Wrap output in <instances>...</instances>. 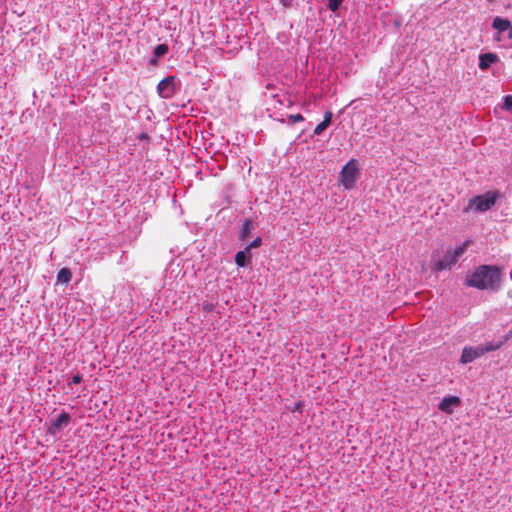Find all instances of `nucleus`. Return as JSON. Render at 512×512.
<instances>
[{
	"instance_id": "ddd939ff",
	"label": "nucleus",
	"mask_w": 512,
	"mask_h": 512,
	"mask_svg": "<svg viewBox=\"0 0 512 512\" xmlns=\"http://www.w3.org/2000/svg\"><path fill=\"white\" fill-rule=\"evenodd\" d=\"M331 119H332V113L331 112H326L325 115H324V120L319 123L316 128L314 129V134L315 135H320L323 133L324 130H326V128L330 125L331 123Z\"/></svg>"
},
{
	"instance_id": "4468645a",
	"label": "nucleus",
	"mask_w": 512,
	"mask_h": 512,
	"mask_svg": "<svg viewBox=\"0 0 512 512\" xmlns=\"http://www.w3.org/2000/svg\"><path fill=\"white\" fill-rule=\"evenodd\" d=\"M72 278V273L68 268H62L57 274V281L60 283L67 284Z\"/></svg>"
},
{
	"instance_id": "f03ea898",
	"label": "nucleus",
	"mask_w": 512,
	"mask_h": 512,
	"mask_svg": "<svg viewBox=\"0 0 512 512\" xmlns=\"http://www.w3.org/2000/svg\"><path fill=\"white\" fill-rule=\"evenodd\" d=\"M500 346H501V342H498V343L489 342V343L474 346V347L473 346L465 347L462 351L460 361L463 364L470 363V362L474 361L475 359L481 357L482 355H484L487 352H491V351H495V350L499 349Z\"/></svg>"
},
{
	"instance_id": "b1692460",
	"label": "nucleus",
	"mask_w": 512,
	"mask_h": 512,
	"mask_svg": "<svg viewBox=\"0 0 512 512\" xmlns=\"http://www.w3.org/2000/svg\"><path fill=\"white\" fill-rule=\"evenodd\" d=\"M280 2L284 7H288L291 5V0H280Z\"/></svg>"
},
{
	"instance_id": "f3484780",
	"label": "nucleus",
	"mask_w": 512,
	"mask_h": 512,
	"mask_svg": "<svg viewBox=\"0 0 512 512\" xmlns=\"http://www.w3.org/2000/svg\"><path fill=\"white\" fill-rule=\"evenodd\" d=\"M262 244V239L260 237H257L255 240H253L250 244H248L245 249H248L250 252L251 249L258 248Z\"/></svg>"
},
{
	"instance_id": "1a4fd4ad",
	"label": "nucleus",
	"mask_w": 512,
	"mask_h": 512,
	"mask_svg": "<svg viewBox=\"0 0 512 512\" xmlns=\"http://www.w3.org/2000/svg\"><path fill=\"white\" fill-rule=\"evenodd\" d=\"M498 61V56L494 53H484L479 56V68L483 71L491 67Z\"/></svg>"
},
{
	"instance_id": "7ed1b4c3",
	"label": "nucleus",
	"mask_w": 512,
	"mask_h": 512,
	"mask_svg": "<svg viewBox=\"0 0 512 512\" xmlns=\"http://www.w3.org/2000/svg\"><path fill=\"white\" fill-rule=\"evenodd\" d=\"M498 197L499 193L497 191H488L477 195L470 199L469 208L476 212H486L495 205Z\"/></svg>"
},
{
	"instance_id": "9b49d317",
	"label": "nucleus",
	"mask_w": 512,
	"mask_h": 512,
	"mask_svg": "<svg viewBox=\"0 0 512 512\" xmlns=\"http://www.w3.org/2000/svg\"><path fill=\"white\" fill-rule=\"evenodd\" d=\"M251 260V253L248 249L238 251L235 255V262L239 267H245Z\"/></svg>"
},
{
	"instance_id": "6ab92c4d",
	"label": "nucleus",
	"mask_w": 512,
	"mask_h": 512,
	"mask_svg": "<svg viewBox=\"0 0 512 512\" xmlns=\"http://www.w3.org/2000/svg\"><path fill=\"white\" fill-rule=\"evenodd\" d=\"M290 123H297L304 121V117L301 114H293L289 116Z\"/></svg>"
},
{
	"instance_id": "f257e3e1",
	"label": "nucleus",
	"mask_w": 512,
	"mask_h": 512,
	"mask_svg": "<svg viewBox=\"0 0 512 512\" xmlns=\"http://www.w3.org/2000/svg\"><path fill=\"white\" fill-rule=\"evenodd\" d=\"M501 269L495 265H480L466 278V284L479 290L496 292L501 287Z\"/></svg>"
},
{
	"instance_id": "5701e85b",
	"label": "nucleus",
	"mask_w": 512,
	"mask_h": 512,
	"mask_svg": "<svg viewBox=\"0 0 512 512\" xmlns=\"http://www.w3.org/2000/svg\"><path fill=\"white\" fill-rule=\"evenodd\" d=\"M302 406H303L302 402H297L295 404L294 408H293V411H299L300 412L302 410Z\"/></svg>"
},
{
	"instance_id": "0eeeda50",
	"label": "nucleus",
	"mask_w": 512,
	"mask_h": 512,
	"mask_svg": "<svg viewBox=\"0 0 512 512\" xmlns=\"http://www.w3.org/2000/svg\"><path fill=\"white\" fill-rule=\"evenodd\" d=\"M70 420V415L67 412H62L54 420L51 421V424L48 428V433L51 435H56L69 424Z\"/></svg>"
},
{
	"instance_id": "f8f14e48",
	"label": "nucleus",
	"mask_w": 512,
	"mask_h": 512,
	"mask_svg": "<svg viewBox=\"0 0 512 512\" xmlns=\"http://www.w3.org/2000/svg\"><path fill=\"white\" fill-rule=\"evenodd\" d=\"M254 228V222L251 219H245L240 230V239L246 240L249 237L251 231L254 230Z\"/></svg>"
},
{
	"instance_id": "a211bd4d",
	"label": "nucleus",
	"mask_w": 512,
	"mask_h": 512,
	"mask_svg": "<svg viewBox=\"0 0 512 512\" xmlns=\"http://www.w3.org/2000/svg\"><path fill=\"white\" fill-rule=\"evenodd\" d=\"M460 404V398L457 396H450V414H452V409L457 407Z\"/></svg>"
},
{
	"instance_id": "aec40b11",
	"label": "nucleus",
	"mask_w": 512,
	"mask_h": 512,
	"mask_svg": "<svg viewBox=\"0 0 512 512\" xmlns=\"http://www.w3.org/2000/svg\"><path fill=\"white\" fill-rule=\"evenodd\" d=\"M439 408L440 410H442L443 412H447L448 413V396H445L441 402L439 403Z\"/></svg>"
},
{
	"instance_id": "2eb2a0df",
	"label": "nucleus",
	"mask_w": 512,
	"mask_h": 512,
	"mask_svg": "<svg viewBox=\"0 0 512 512\" xmlns=\"http://www.w3.org/2000/svg\"><path fill=\"white\" fill-rule=\"evenodd\" d=\"M168 52V46L166 44H159L154 48V56L156 58L162 57Z\"/></svg>"
},
{
	"instance_id": "6e6552de",
	"label": "nucleus",
	"mask_w": 512,
	"mask_h": 512,
	"mask_svg": "<svg viewBox=\"0 0 512 512\" xmlns=\"http://www.w3.org/2000/svg\"><path fill=\"white\" fill-rule=\"evenodd\" d=\"M492 28L497 30L499 33H504L509 30L512 35V25L507 18L496 16L492 21Z\"/></svg>"
},
{
	"instance_id": "9d476101",
	"label": "nucleus",
	"mask_w": 512,
	"mask_h": 512,
	"mask_svg": "<svg viewBox=\"0 0 512 512\" xmlns=\"http://www.w3.org/2000/svg\"><path fill=\"white\" fill-rule=\"evenodd\" d=\"M470 243L471 241L467 240L462 245L456 247L452 253L450 252V267L465 253Z\"/></svg>"
},
{
	"instance_id": "393cba45",
	"label": "nucleus",
	"mask_w": 512,
	"mask_h": 512,
	"mask_svg": "<svg viewBox=\"0 0 512 512\" xmlns=\"http://www.w3.org/2000/svg\"><path fill=\"white\" fill-rule=\"evenodd\" d=\"M507 294H508V297H509V298H512V290L508 291V293H507Z\"/></svg>"
},
{
	"instance_id": "39448f33",
	"label": "nucleus",
	"mask_w": 512,
	"mask_h": 512,
	"mask_svg": "<svg viewBox=\"0 0 512 512\" xmlns=\"http://www.w3.org/2000/svg\"><path fill=\"white\" fill-rule=\"evenodd\" d=\"M177 90V78L173 75L162 79L157 85V93L163 99H170Z\"/></svg>"
},
{
	"instance_id": "412c9836",
	"label": "nucleus",
	"mask_w": 512,
	"mask_h": 512,
	"mask_svg": "<svg viewBox=\"0 0 512 512\" xmlns=\"http://www.w3.org/2000/svg\"><path fill=\"white\" fill-rule=\"evenodd\" d=\"M202 307H203L204 311L212 312L215 308V305L212 302L205 301V302H203Z\"/></svg>"
},
{
	"instance_id": "4be33fe9",
	"label": "nucleus",
	"mask_w": 512,
	"mask_h": 512,
	"mask_svg": "<svg viewBox=\"0 0 512 512\" xmlns=\"http://www.w3.org/2000/svg\"><path fill=\"white\" fill-rule=\"evenodd\" d=\"M83 380V377L80 373H77L75 374L72 378H71V382L70 384H80Z\"/></svg>"
},
{
	"instance_id": "423d86ee",
	"label": "nucleus",
	"mask_w": 512,
	"mask_h": 512,
	"mask_svg": "<svg viewBox=\"0 0 512 512\" xmlns=\"http://www.w3.org/2000/svg\"><path fill=\"white\" fill-rule=\"evenodd\" d=\"M448 266V250L443 248L435 251L431 257V268L433 271H442Z\"/></svg>"
},
{
	"instance_id": "dca6fc26",
	"label": "nucleus",
	"mask_w": 512,
	"mask_h": 512,
	"mask_svg": "<svg viewBox=\"0 0 512 512\" xmlns=\"http://www.w3.org/2000/svg\"><path fill=\"white\" fill-rule=\"evenodd\" d=\"M342 2L343 0H328V8L332 12H336L339 9Z\"/></svg>"
},
{
	"instance_id": "20e7f679",
	"label": "nucleus",
	"mask_w": 512,
	"mask_h": 512,
	"mask_svg": "<svg viewBox=\"0 0 512 512\" xmlns=\"http://www.w3.org/2000/svg\"><path fill=\"white\" fill-rule=\"evenodd\" d=\"M359 168L358 161L356 159H351L348 161L342 168L340 172V179L342 185L346 189H351L354 187L356 180L358 178Z\"/></svg>"
}]
</instances>
